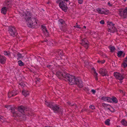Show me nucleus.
I'll return each mask as SVG.
<instances>
[{"label":"nucleus","instance_id":"14","mask_svg":"<svg viewBox=\"0 0 127 127\" xmlns=\"http://www.w3.org/2000/svg\"><path fill=\"white\" fill-rule=\"evenodd\" d=\"M96 10L99 13L103 14L105 15L108 14L109 11L108 10H105L104 9H101L99 8H97Z\"/></svg>","mask_w":127,"mask_h":127},{"label":"nucleus","instance_id":"15","mask_svg":"<svg viewBox=\"0 0 127 127\" xmlns=\"http://www.w3.org/2000/svg\"><path fill=\"white\" fill-rule=\"evenodd\" d=\"M19 92L17 91L13 90L12 92H9L8 93V96L9 98H10L16 95Z\"/></svg>","mask_w":127,"mask_h":127},{"label":"nucleus","instance_id":"34","mask_svg":"<svg viewBox=\"0 0 127 127\" xmlns=\"http://www.w3.org/2000/svg\"><path fill=\"white\" fill-rule=\"evenodd\" d=\"M90 108L92 110H94L95 109V107L94 105H91L89 106Z\"/></svg>","mask_w":127,"mask_h":127},{"label":"nucleus","instance_id":"46","mask_svg":"<svg viewBox=\"0 0 127 127\" xmlns=\"http://www.w3.org/2000/svg\"><path fill=\"white\" fill-rule=\"evenodd\" d=\"M83 28H86V26H83Z\"/></svg>","mask_w":127,"mask_h":127},{"label":"nucleus","instance_id":"25","mask_svg":"<svg viewBox=\"0 0 127 127\" xmlns=\"http://www.w3.org/2000/svg\"><path fill=\"white\" fill-rule=\"evenodd\" d=\"M57 53L60 56H62L64 54L63 51L60 50H59L57 51Z\"/></svg>","mask_w":127,"mask_h":127},{"label":"nucleus","instance_id":"23","mask_svg":"<svg viewBox=\"0 0 127 127\" xmlns=\"http://www.w3.org/2000/svg\"><path fill=\"white\" fill-rule=\"evenodd\" d=\"M111 101L112 100L113 102L116 103L118 102V100L116 98L115 96H112V98H111Z\"/></svg>","mask_w":127,"mask_h":127},{"label":"nucleus","instance_id":"20","mask_svg":"<svg viewBox=\"0 0 127 127\" xmlns=\"http://www.w3.org/2000/svg\"><path fill=\"white\" fill-rule=\"evenodd\" d=\"M122 64L124 68L127 66V56L124 59Z\"/></svg>","mask_w":127,"mask_h":127},{"label":"nucleus","instance_id":"9","mask_svg":"<svg viewBox=\"0 0 127 127\" xmlns=\"http://www.w3.org/2000/svg\"><path fill=\"white\" fill-rule=\"evenodd\" d=\"M114 24H113L112 22H110V24L107 25V26L108 28V32L112 33H114L117 31V29L114 26Z\"/></svg>","mask_w":127,"mask_h":127},{"label":"nucleus","instance_id":"18","mask_svg":"<svg viewBox=\"0 0 127 127\" xmlns=\"http://www.w3.org/2000/svg\"><path fill=\"white\" fill-rule=\"evenodd\" d=\"M41 28L43 32L45 33L46 34V35L48 36L49 33L48 32V31L47 30L45 26L43 25H41Z\"/></svg>","mask_w":127,"mask_h":127},{"label":"nucleus","instance_id":"10","mask_svg":"<svg viewBox=\"0 0 127 127\" xmlns=\"http://www.w3.org/2000/svg\"><path fill=\"white\" fill-rule=\"evenodd\" d=\"M114 75L115 77L121 80H122L125 77V75L124 74H120L117 72H114Z\"/></svg>","mask_w":127,"mask_h":127},{"label":"nucleus","instance_id":"3","mask_svg":"<svg viewBox=\"0 0 127 127\" xmlns=\"http://www.w3.org/2000/svg\"><path fill=\"white\" fill-rule=\"evenodd\" d=\"M56 2L59 4L60 8L65 12L67 11L68 8L67 5L70 3L69 0H57Z\"/></svg>","mask_w":127,"mask_h":127},{"label":"nucleus","instance_id":"17","mask_svg":"<svg viewBox=\"0 0 127 127\" xmlns=\"http://www.w3.org/2000/svg\"><path fill=\"white\" fill-rule=\"evenodd\" d=\"M102 100L107 101L108 102L111 103V98L108 97L103 96L101 98Z\"/></svg>","mask_w":127,"mask_h":127},{"label":"nucleus","instance_id":"19","mask_svg":"<svg viewBox=\"0 0 127 127\" xmlns=\"http://www.w3.org/2000/svg\"><path fill=\"white\" fill-rule=\"evenodd\" d=\"M6 58L0 55V63L2 64L5 63Z\"/></svg>","mask_w":127,"mask_h":127},{"label":"nucleus","instance_id":"38","mask_svg":"<svg viewBox=\"0 0 127 127\" xmlns=\"http://www.w3.org/2000/svg\"><path fill=\"white\" fill-rule=\"evenodd\" d=\"M74 27H76L80 29L81 28L80 27V25H76V26H74Z\"/></svg>","mask_w":127,"mask_h":127},{"label":"nucleus","instance_id":"4","mask_svg":"<svg viewBox=\"0 0 127 127\" xmlns=\"http://www.w3.org/2000/svg\"><path fill=\"white\" fill-rule=\"evenodd\" d=\"M18 112L17 111L18 114H19L20 116L17 117H22L23 118V120H25L26 119V116L25 114V112L28 110V109L27 107L23 106H21L18 107Z\"/></svg>","mask_w":127,"mask_h":127},{"label":"nucleus","instance_id":"12","mask_svg":"<svg viewBox=\"0 0 127 127\" xmlns=\"http://www.w3.org/2000/svg\"><path fill=\"white\" fill-rule=\"evenodd\" d=\"M82 42L81 44L86 49L88 48L89 42L87 39L85 38H84L83 39H82Z\"/></svg>","mask_w":127,"mask_h":127},{"label":"nucleus","instance_id":"24","mask_svg":"<svg viewBox=\"0 0 127 127\" xmlns=\"http://www.w3.org/2000/svg\"><path fill=\"white\" fill-rule=\"evenodd\" d=\"M22 94L25 97H26L29 94V92L28 91L23 90L22 91Z\"/></svg>","mask_w":127,"mask_h":127},{"label":"nucleus","instance_id":"49","mask_svg":"<svg viewBox=\"0 0 127 127\" xmlns=\"http://www.w3.org/2000/svg\"><path fill=\"white\" fill-rule=\"evenodd\" d=\"M117 127H120V126H117Z\"/></svg>","mask_w":127,"mask_h":127},{"label":"nucleus","instance_id":"5","mask_svg":"<svg viewBox=\"0 0 127 127\" xmlns=\"http://www.w3.org/2000/svg\"><path fill=\"white\" fill-rule=\"evenodd\" d=\"M5 107L9 110H11V112L13 114V117H16L20 115L18 114L17 111H16V108L13 105H5Z\"/></svg>","mask_w":127,"mask_h":127},{"label":"nucleus","instance_id":"37","mask_svg":"<svg viewBox=\"0 0 127 127\" xmlns=\"http://www.w3.org/2000/svg\"><path fill=\"white\" fill-rule=\"evenodd\" d=\"M100 24H104V22L103 20H101L100 21Z\"/></svg>","mask_w":127,"mask_h":127},{"label":"nucleus","instance_id":"44","mask_svg":"<svg viewBox=\"0 0 127 127\" xmlns=\"http://www.w3.org/2000/svg\"><path fill=\"white\" fill-rule=\"evenodd\" d=\"M47 4H49L50 3V1H48L47 2Z\"/></svg>","mask_w":127,"mask_h":127},{"label":"nucleus","instance_id":"2","mask_svg":"<svg viewBox=\"0 0 127 127\" xmlns=\"http://www.w3.org/2000/svg\"><path fill=\"white\" fill-rule=\"evenodd\" d=\"M24 16V19L27 22V25L29 27L33 28L34 26L37 24V23L35 19L31 17L28 13L25 14Z\"/></svg>","mask_w":127,"mask_h":127},{"label":"nucleus","instance_id":"16","mask_svg":"<svg viewBox=\"0 0 127 127\" xmlns=\"http://www.w3.org/2000/svg\"><path fill=\"white\" fill-rule=\"evenodd\" d=\"M99 73L102 76H104L106 75L107 72L105 69L101 68L100 69Z\"/></svg>","mask_w":127,"mask_h":127},{"label":"nucleus","instance_id":"42","mask_svg":"<svg viewBox=\"0 0 127 127\" xmlns=\"http://www.w3.org/2000/svg\"><path fill=\"white\" fill-rule=\"evenodd\" d=\"M108 4L109 5V6H112V4H110V2H108V4Z\"/></svg>","mask_w":127,"mask_h":127},{"label":"nucleus","instance_id":"40","mask_svg":"<svg viewBox=\"0 0 127 127\" xmlns=\"http://www.w3.org/2000/svg\"><path fill=\"white\" fill-rule=\"evenodd\" d=\"M91 91L94 94H95L96 92L93 89L92 90H91Z\"/></svg>","mask_w":127,"mask_h":127},{"label":"nucleus","instance_id":"36","mask_svg":"<svg viewBox=\"0 0 127 127\" xmlns=\"http://www.w3.org/2000/svg\"><path fill=\"white\" fill-rule=\"evenodd\" d=\"M102 105L104 107H107L109 106V104H102Z\"/></svg>","mask_w":127,"mask_h":127},{"label":"nucleus","instance_id":"50","mask_svg":"<svg viewBox=\"0 0 127 127\" xmlns=\"http://www.w3.org/2000/svg\"><path fill=\"white\" fill-rule=\"evenodd\" d=\"M76 25H78L77 23H76Z\"/></svg>","mask_w":127,"mask_h":127},{"label":"nucleus","instance_id":"21","mask_svg":"<svg viewBox=\"0 0 127 127\" xmlns=\"http://www.w3.org/2000/svg\"><path fill=\"white\" fill-rule=\"evenodd\" d=\"M7 8L6 7H4L1 9V13L3 14H6Z\"/></svg>","mask_w":127,"mask_h":127},{"label":"nucleus","instance_id":"7","mask_svg":"<svg viewBox=\"0 0 127 127\" xmlns=\"http://www.w3.org/2000/svg\"><path fill=\"white\" fill-rule=\"evenodd\" d=\"M8 32L10 35L13 37L16 36L18 33L16 28L14 26L9 27Z\"/></svg>","mask_w":127,"mask_h":127},{"label":"nucleus","instance_id":"26","mask_svg":"<svg viewBox=\"0 0 127 127\" xmlns=\"http://www.w3.org/2000/svg\"><path fill=\"white\" fill-rule=\"evenodd\" d=\"M108 48L110 50V51L111 52H114L115 49V47L114 46H108Z\"/></svg>","mask_w":127,"mask_h":127},{"label":"nucleus","instance_id":"51","mask_svg":"<svg viewBox=\"0 0 127 127\" xmlns=\"http://www.w3.org/2000/svg\"><path fill=\"white\" fill-rule=\"evenodd\" d=\"M87 90H88V91H89V89H87Z\"/></svg>","mask_w":127,"mask_h":127},{"label":"nucleus","instance_id":"8","mask_svg":"<svg viewBox=\"0 0 127 127\" xmlns=\"http://www.w3.org/2000/svg\"><path fill=\"white\" fill-rule=\"evenodd\" d=\"M58 23L61 31L65 32L67 30V26L64 20L62 19H60L58 21Z\"/></svg>","mask_w":127,"mask_h":127},{"label":"nucleus","instance_id":"22","mask_svg":"<svg viewBox=\"0 0 127 127\" xmlns=\"http://www.w3.org/2000/svg\"><path fill=\"white\" fill-rule=\"evenodd\" d=\"M121 123L122 125L125 126H127V121L125 119H122L121 121Z\"/></svg>","mask_w":127,"mask_h":127},{"label":"nucleus","instance_id":"48","mask_svg":"<svg viewBox=\"0 0 127 127\" xmlns=\"http://www.w3.org/2000/svg\"><path fill=\"white\" fill-rule=\"evenodd\" d=\"M107 108L108 109H109V108H108V107H107Z\"/></svg>","mask_w":127,"mask_h":127},{"label":"nucleus","instance_id":"41","mask_svg":"<svg viewBox=\"0 0 127 127\" xmlns=\"http://www.w3.org/2000/svg\"><path fill=\"white\" fill-rule=\"evenodd\" d=\"M48 41V40L47 39H46L44 40L43 41H42L41 42H47Z\"/></svg>","mask_w":127,"mask_h":127},{"label":"nucleus","instance_id":"43","mask_svg":"<svg viewBox=\"0 0 127 127\" xmlns=\"http://www.w3.org/2000/svg\"><path fill=\"white\" fill-rule=\"evenodd\" d=\"M125 53H124L123 52V53L122 54V55H123V57H124L125 56Z\"/></svg>","mask_w":127,"mask_h":127},{"label":"nucleus","instance_id":"32","mask_svg":"<svg viewBox=\"0 0 127 127\" xmlns=\"http://www.w3.org/2000/svg\"><path fill=\"white\" fill-rule=\"evenodd\" d=\"M94 74L95 75V80H98V78L97 77V75L98 74L94 70Z\"/></svg>","mask_w":127,"mask_h":127},{"label":"nucleus","instance_id":"35","mask_svg":"<svg viewBox=\"0 0 127 127\" xmlns=\"http://www.w3.org/2000/svg\"><path fill=\"white\" fill-rule=\"evenodd\" d=\"M105 60H102L101 61H97V62L99 63H100L101 64H103L105 62Z\"/></svg>","mask_w":127,"mask_h":127},{"label":"nucleus","instance_id":"52","mask_svg":"<svg viewBox=\"0 0 127 127\" xmlns=\"http://www.w3.org/2000/svg\"><path fill=\"white\" fill-rule=\"evenodd\" d=\"M46 101H45V102H46Z\"/></svg>","mask_w":127,"mask_h":127},{"label":"nucleus","instance_id":"1","mask_svg":"<svg viewBox=\"0 0 127 127\" xmlns=\"http://www.w3.org/2000/svg\"><path fill=\"white\" fill-rule=\"evenodd\" d=\"M61 69L62 71H59L56 73V75L59 78H64L66 79L68 81L69 84L70 85L76 84L80 88L83 87V82L80 79L75 78L74 76L66 73L65 70L63 69Z\"/></svg>","mask_w":127,"mask_h":127},{"label":"nucleus","instance_id":"30","mask_svg":"<svg viewBox=\"0 0 127 127\" xmlns=\"http://www.w3.org/2000/svg\"><path fill=\"white\" fill-rule=\"evenodd\" d=\"M18 63L19 65L20 66H23L24 65V63L21 60H20L18 61Z\"/></svg>","mask_w":127,"mask_h":127},{"label":"nucleus","instance_id":"33","mask_svg":"<svg viewBox=\"0 0 127 127\" xmlns=\"http://www.w3.org/2000/svg\"><path fill=\"white\" fill-rule=\"evenodd\" d=\"M110 120L109 119H107L105 121V123L106 125H109L110 124Z\"/></svg>","mask_w":127,"mask_h":127},{"label":"nucleus","instance_id":"27","mask_svg":"<svg viewBox=\"0 0 127 127\" xmlns=\"http://www.w3.org/2000/svg\"><path fill=\"white\" fill-rule=\"evenodd\" d=\"M17 56H18V60H20L21 58H23V56H22V55L20 54V53H18L17 54Z\"/></svg>","mask_w":127,"mask_h":127},{"label":"nucleus","instance_id":"28","mask_svg":"<svg viewBox=\"0 0 127 127\" xmlns=\"http://www.w3.org/2000/svg\"><path fill=\"white\" fill-rule=\"evenodd\" d=\"M11 53L9 51H4V54L5 55H7L8 56L10 55Z\"/></svg>","mask_w":127,"mask_h":127},{"label":"nucleus","instance_id":"31","mask_svg":"<svg viewBox=\"0 0 127 127\" xmlns=\"http://www.w3.org/2000/svg\"><path fill=\"white\" fill-rule=\"evenodd\" d=\"M19 85L22 88H23L25 86V84L23 82H21L19 83Z\"/></svg>","mask_w":127,"mask_h":127},{"label":"nucleus","instance_id":"11","mask_svg":"<svg viewBox=\"0 0 127 127\" xmlns=\"http://www.w3.org/2000/svg\"><path fill=\"white\" fill-rule=\"evenodd\" d=\"M119 15L124 19L127 16V7L123 11H119Z\"/></svg>","mask_w":127,"mask_h":127},{"label":"nucleus","instance_id":"13","mask_svg":"<svg viewBox=\"0 0 127 127\" xmlns=\"http://www.w3.org/2000/svg\"><path fill=\"white\" fill-rule=\"evenodd\" d=\"M12 1L11 0H6L4 4V6L6 7L8 9L11 8L12 5Z\"/></svg>","mask_w":127,"mask_h":127},{"label":"nucleus","instance_id":"29","mask_svg":"<svg viewBox=\"0 0 127 127\" xmlns=\"http://www.w3.org/2000/svg\"><path fill=\"white\" fill-rule=\"evenodd\" d=\"M123 53V52L122 51H119L117 53V56L118 57H120L122 55Z\"/></svg>","mask_w":127,"mask_h":127},{"label":"nucleus","instance_id":"39","mask_svg":"<svg viewBox=\"0 0 127 127\" xmlns=\"http://www.w3.org/2000/svg\"><path fill=\"white\" fill-rule=\"evenodd\" d=\"M83 0H78V3L80 4H82V3Z\"/></svg>","mask_w":127,"mask_h":127},{"label":"nucleus","instance_id":"47","mask_svg":"<svg viewBox=\"0 0 127 127\" xmlns=\"http://www.w3.org/2000/svg\"><path fill=\"white\" fill-rule=\"evenodd\" d=\"M125 2L126 1V0H123Z\"/></svg>","mask_w":127,"mask_h":127},{"label":"nucleus","instance_id":"45","mask_svg":"<svg viewBox=\"0 0 127 127\" xmlns=\"http://www.w3.org/2000/svg\"><path fill=\"white\" fill-rule=\"evenodd\" d=\"M40 80V79L39 78H38V79H37V81H39V80Z\"/></svg>","mask_w":127,"mask_h":127},{"label":"nucleus","instance_id":"6","mask_svg":"<svg viewBox=\"0 0 127 127\" xmlns=\"http://www.w3.org/2000/svg\"><path fill=\"white\" fill-rule=\"evenodd\" d=\"M46 105L52 110L54 112L58 113L60 111L61 108L59 105L55 104H46Z\"/></svg>","mask_w":127,"mask_h":127}]
</instances>
